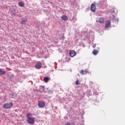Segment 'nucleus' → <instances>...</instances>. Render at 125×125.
Instances as JSON below:
<instances>
[{
  "mask_svg": "<svg viewBox=\"0 0 125 125\" xmlns=\"http://www.w3.org/2000/svg\"><path fill=\"white\" fill-rule=\"evenodd\" d=\"M27 122L29 125H34L35 124V118L32 117V114L29 113L26 115Z\"/></svg>",
  "mask_w": 125,
  "mask_h": 125,
  "instance_id": "nucleus-1",
  "label": "nucleus"
},
{
  "mask_svg": "<svg viewBox=\"0 0 125 125\" xmlns=\"http://www.w3.org/2000/svg\"><path fill=\"white\" fill-rule=\"evenodd\" d=\"M13 106V103H10L9 104L6 103L3 105V108H4V109H10V108H11Z\"/></svg>",
  "mask_w": 125,
  "mask_h": 125,
  "instance_id": "nucleus-2",
  "label": "nucleus"
},
{
  "mask_svg": "<svg viewBox=\"0 0 125 125\" xmlns=\"http://www.w3.org/2000/svg\"><path fill=\"white\" fill-rule=\"evenodd\" d=\"M38 106L40 107V108H43V107L45 106V103H44V102H39Z\"/></svg>",
  "mask_w": 125,
  "mask_h": 125,
  "instance_id": "nucleus-3",
  "label": "nucleus"
},
{
  "mask_svg": "<svg viewBox=\"0 0 125 125\" xmlns=\"http://www.w3.org/2000/svg\"><path fill=\"white\" fill-rule=\"evenodd\" d=\"M91 11L93 12H95V9H96V5L95 4H91Z\"/></svg>",
  "mask_w": 125,
  "mask_h": 125,
  "instance_id": "nucleus-4",
  "label": "nucleus"
},
{
  "mask_svg": "<svg viewBox=\"0 0 125 125\" xmlns=\"http://www.w3.org/2000/svg\"><path fill=\"white\" fill-rule=\"evenodd\" d=\"M35 68L36 69H41L42 68V63L40 62H38L35 65Z\"/></svg>",
  "mask_w": 125,
  "mask_h": 125,
  "instance_id": "nucleus-5",
  "label": "nucleus"
},
{
  "mask_svg": "<svg viewBox=\"0 0 125 125\" xmlns=\"http://www.w3.org/2000/svg\"><path fill=\"white\" fill-rule=\"evenodd\" d=\"M76 55V52L74 50H71L70 51V56L71 57H74Z\"/></svg>",
  "mask_w": 125,
  "mask_h": 125,
  "instance_id": "nucleus-6",
  "label": "nucleus"
},
{
  "mask_svg": "<svg viewBox=\"0 0 125 125\" xmlns=\"http://www.w3.org/2000/svg\"><path fill=\"white\" fill-rule=\"evenodd\" d=\"M61 19L63 21H66V20H68V17H67L66 15H62L61 17Z\"/></svg>",
  "mask_w": 125,
  "mask_h": 125,
  "instance_id": "nucleus-7",
  "label": "nucleus"
},
{
  "mask_svg": "<svg viewBox=\"0 0 125 125\" xmlns=\"http://www.w3.org/2000/svg\"><path fill=\"white\" fill-rule=\"evenodd\" d=\"M111 25V22L109 21H106V24L105 25V28H108V27Z\"/></svg>",
  "mask_w": 125,
  "mask_h": 125,
  "instance_id": "nucleus-8",
  "label": "nucleus"
},
{
  "mask_svg": "<svg viewBox=\"0 0 125 125\" xmlns=\"http://www.w3.org/2000/svg\"><path fill=\"white\" fill-rule=\"evenodd\" d=\"M99 52V51L98 50L94 49L92 52V53H93V54H94V55H97V54H98Z\"/></svg>",
  "mask_w": 125,
  "mask_h": 125,
  "instance_id": "nucleus-9",
  "label": "nucleus"
},
{
  "mask_svg": "<svg viewBox=\"0 0 125 125\" xmlns=\"http://www.w3.org/2000/svg\"><path fill=\"white\" fill-rule=\"evenodd\" d=\"M5 71L3 69L0 68V75H5Z\"/></svg>",
  "mask_w": 125,
  "mask_h": 125,
  "instance_id": "nucleus-10",
  "label": "nucleus"
},
{
  "mask_svg": "<svg viewBox=\"0 0 125 125\" xmlns=\"http://www.w3.org/2000/svg\"><path fill=\"white\" fill-rule=\"evenodd\" d=\"M28 21V20L26 19H22L21 21V24H25L26 22Z\"/></svg>",
  "mask_w": 125,
  "mask_h": 125,
  "instance_id": "nucleus-11",
  "label": "nucleus"
},
{
  "mask_svg": "<svg viewBox=\"0 0 125 125\" xmlns=\"http://www.w3.org/2000/svg\"><path fill=\"white\" fill-rule=\"evenodd\" d=\"M19 6H21V7H23L24 5V2H19Z\"/></svg>",
  "mask_w": 125,
  "mask_h": 125,
  "instance_id": "nucleus-12",
  "label": "nucleus"
},
{
  "mask_svg": "<svg viewBox=\"0 0 125 125\" xmlns=\"http://www.w3.org/2000/svg\"><path fill=\"white\" fill-rule=\"evenodd\" d=\"M49 80V78L47 77H44V82L45 83H47L48 81Z\"/></svg>",
  "mask_w": 125,
  "mask_h": 125,
  "instance_id": "nucleus-13",
  "label": "nucleus"
},
{
  "mask_svg": "<svg viewBox=\"0 0 125 125\" xmlns=\"http://www.w3.org/2000/svg\"><path fill=\"white\" fill-rule=\"evenodd\" d=\"M99 21L101 22V23H104V18H100L99 19Z\"/></svg>",
  "mask_w": 125,
  "mask_h": 125,
  "instance_id": "nucleus-14",
  "label": "nucleus"
},
{
  "mask_svg": "<svg viewBox=\"0 0 125 125\" xmlns=\"http://www.w3.org/2000/svg\"><path fill=\"white\" fill-rule=\"evenodd\" d=\"M75 83H76V84H77V85H79V84H80L81 83V82H80V81L79 80H77L75 82Z\"/></svg>",
  "mask_w": 125,
  "mask_h": 125,
  "instance_id": "nucleus-15",
  "label": "nucleus"
},
{
  "mask_svg": "<svg viewBox=\"0 0 125 125\" xmlns=\"http://www.w3.org/2000/svg\"><path fill=\"white\" fill-rule=\"evenodd\" d=\"M80 74H81V75H83L84 74V70H81V71L80 72Z\"/></svg>",
  "mask_w": 125,
  "mask_h": 125,
  "instance_id": "nucleus-16",
  "label": "nucleus"
},
{
  "mask_svg": "<svg viewBox=\"0 0 125 125\" xmlns=\"http://www.w3.org/2000/svg\"><path fill=\"white\" fill-rule=\"evenodd\" d=\"M84 72H85V73H87V72H88V70H87V69H85L84 70Z\"/></svg>",
  "mask_w": 125,
  "mask_h": 125,
  "instance_id": "nucleus-17",
  "label": "nucleus"
},
{
  "mask_svg": "<svg viewBox=\"0 0 125 125\" xmlns=\"http://www.w3.org/2000/svg\"><path fill=\"white\" fill-rule=\"evenodd\" d=\"M65 125H71V124H70V123H68L65 124Z\"/></svg>",
  "mask_w": 125,
  "mask_h": 125,
  "instance_id": "nucleus-18",
  "label": "nucleus"
},
{
  "mask_svg": "<svg viewBox=\"0 0 125 125\" xmlns=\"http://www.w3.org/2000/svg\"><path fill=\"white\" fill-rule=\"evenodd\" d=\"M95 46H96V45H93V48H95Z\"/></svg>",
  "mask_w": 125,
  "mask_h": 125,
  "instance_id": "nucleus-19",
  "label": "nucleus"
},
{
  "mask_svg": "<svg viewBox=\"0 0 125 125\" xmlns=\"http://www.w3.org/2000/svg\"><path fill=\"white\" fill-rule=\"evenodd\" d=\"M119 21V19H116V21Z\"/></svg>",
  "mask_w": 125,
  "mask_h": 125,
  "instance_id": "nucleus-20",
  "label": "nucleus"
}]
</instances>
